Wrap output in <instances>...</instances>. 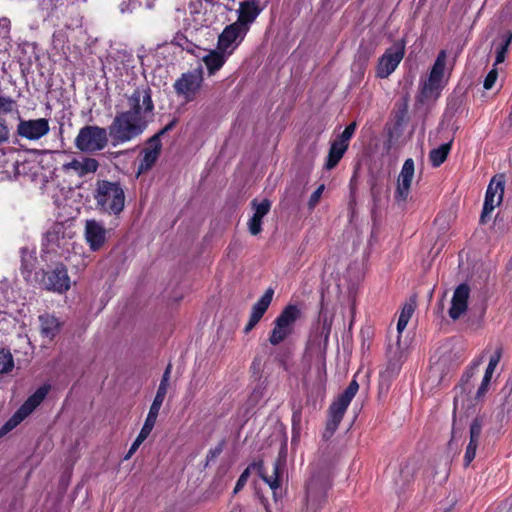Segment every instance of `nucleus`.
I'll list each match as a JSON object with an SVG mask.
<instances>
[{
  "mask_svg": "<svg viewBox=\"0 0 512 512\" xmlns=\"http://www.w3.org/2000/svg\"><path fill=\"white\" fill-rule=\"evenodd\" d=\"M414 172L415 167L413 159H406L397 178V185L394 194L396 201L405 202L408 199L414 178Z\"/></svg>",
  "mask_w": 512,
  "mask_h": 512,
  "instance_id": "2eb2a0df",
  "label": "nucleus"
},
{
  "mask_svg": "<svg viewBox=\"0 0 512 512\" xmlns=\"http://www.w3.org/2000/svg\"><path fill=\"white\" fill-rule=\"evenodd\" d=\"M149 435H150L149 432L141 429L138 436L136 437V439L134 441L141 445L147 439V437Z\"/></svg>",
  "mask_w": 512,
  "mask_h": 512,
  "instance_id": "de8ad7c7",
  "label": "nucleus"
},
{
  "mask_svg": "<svg viewBox=\"0 0 512 512\" xmlns=\"http://www.w3.org/2000/svg\"><path fill=\"white\" fill-rule=\"evenodd\" d=\"M452 146V141L434 148L429 153V160L434 167H439L447 158Z\"/></svg>",
  "mask_w": 512,
  "mask_h": 512,
  "instance_id": "c756f323",
  "label": "nucleus"
},
{
  "mask_svg": "<svg viewBox=\"0 0 512 512\" xmlns=\"http://www.w3.org/2000/svg\"><path fill=\"white\" fill-rule=\"evenodd\" d=\"M109 237V230L95 219H88L84 225V238L91 251L100 250Z\"/></svg>",
  "mask_w": 512,
  "mask_h": 512,
  "instance_id": "f8f14e48",
  "label": "nucleus"
},
{
  "mask_svg": "<svg viewBox=\"0 0 512 512\" xmlns=\"http://www.w3.org/2000/svg\"><path fill=\"white\" fill-rule=\"evenodd\" d=\"M307 490H308V495H310L313 490V482L312 481L308 483Z\"/></svg>",
  "mask_w": 512,
  "mask_h": 512,
  "instance_id": "5fc2aeb1",
  "label": "nucleus"
},
{
  "mask_svg": "<svg viewBox=\"0 0 512 512\" xmlns=\"http://www.w3.org/2000/svg\"><path fill=\"white\" fill-rule=\"evenodd\" d=\"M229 57V55L225 54L217 47L215 49L208 50L202 56V61L206 66L208 75L212 76L218 72L224 66Z\"/></svg>",
  "mask_w": 512,
  "mask_h": 512,
  "instance_id": "b1692460",
  "label": "nucleus"
},
{
  "mask_svg": "<svg viewBox=\"0 0 512 512\" xmlns=\"http://www.w3.org/2000/svg\"><path fill=\"white\" fill-rule=\"evenodd\" d=\"M170 373H171V365H168V367L166 368V370H165V372H164V374L162 376L160 384H164L165 386H169Z\"/></svg>",
  "mask_w": 512,
  "mask_h": 512,
  "instance_id": "a18cd8bd",
  "label": "nucleus"
},
{
  "mask_svg": "<svg viewBox=\"0 0 512 512\" xmlns=\"http://www.w3.org/2000/svg\"><path fill=\"white\" fill-rule=\"evenodd\" d=\"M249 478V468H247L238 478L237 483L234 488V494H237L247 483Z\"/></svg>",
  "mask_w": 512,
  "mask_h": 512,
  "instance_id": "58836bf2",
  "label": "nucleus"
},
{
  "mask_svg": "<svg viewBox=\"0 0 512 512\" xmlns=\"http://www.w3.org/2000/svg\"><path fill=\"white\" fill-rule=\"evenodd\" d=\"M14 367V361L10 351L1 349L0 350V373H8Z\"/></svg>",
  "mask_w": 512,
  "mask_h": 512,
  "instance_id": "2f4dec72",
  "label": "nucleus"
},
{
  "mask_svg": "<svg viewBox=\"0 0 512 512\" xmlns=\"http://www.w3.org/2000/svg\"><path fill=\"white\" fill-rule=\"evenodd\" d=\"M301 317V309L295 304L287 305L274 320L269 335V342L276 346L285 341L293 332L297 320Z\"/></svg>",
  "mask_w": 512,
  "mask_h": 512,
  "instance_id": "7ed1b4c3",
  "label": "nucleus"
},
{
  "mask_svg": "<svg viewBox=\"0 0 512 512\" xmlns=\"http://www.w3.org/2000/svg\"><path fill=\"white\" fill-rule=\"evenodd\" d=\"M10 31V21L7 18L0 19V34L6 37Z\"/></svg>",
  "mask_w": 512,
  "mask_h": 512,
  "instance_id": "a19ab883",
  "label": "nucleus"
},
{
  "mask_svg": "<svg viewBox=\"0 0 512 512\" xmlns=\"http://www.w3.org/2000/svg\"><path fill=\"white\" fill-rule=\"evenodd\" d=\"M149 435H150L149 432L141 429L138 436L136 437V439L134 441L141 445L147 439V437Z\"/></svg>",
  "mask_w": 512,
  "mask_h": 512,
  "instance_id": "09e8293b",
  "label": "nucleus"
},
{
  "mask_svg": "<svg viewBox=\"0 0 512 512\" xmlns=\"http://www.w3.org/2000/svg\"><path fill=\"white\" fill-rule=\"evenodd\" d=\"M8 139V129L7 126L0 121V143L4 142Z\"/></svg>",
  "mask_w": 512,
  "mask_h": 512,
  "instance_id": "c03bdc74",
  "label": "nucleus"
},
{
  "mask_svg": "<svg viewBox=\"0 0 512 512\" xmlns=\"http://www.w3.org/2000/svg\"><path fill=\"white\" fill-rule=\"evenodd\" d=\"M16 109L15 101L10 97L0 96V113H11Z\"/></svg>",
  "mask_w": 512,
  "mask_h": 512,
  "instance_id": "72a5a7b5",
  "label": "nucleus"
},
{
  "mask_svg": "<svg viewBox=\"0 0 512 512\" xmlns=\"http://www.w3.org/2000/svg\"><path fill=\"white\" fill-rule=\"evenodd\" d=\"M482 430V425L479 420H474L470 426V441L478 442Z\"/></svg>",
  "mask_w": 512,
  "mask_h": 512,
  "instance_id": "c9c22d12",
  "label": "nucleus"
},
{
  "mask_svg": "<svg viewBox=\"0 0 512 512\" xmlns=\"http://www.w3.org/2000/svg\"><path fill=\"white\" fill-rule=\"evenodd\" d=\"M153 428H154L153 426H151V425H149V424L144 423V425H143V427H142V430H144V431H147V432L151 433V431L153 430Z\"/></svg>",
  "mask_w": 512,
  "mask_h": 512,
  "instance_id": "864d4df0",
  "label": "nucleus"
},
{
  "mask_svg": "<svg viewBox=\"0 0 512 512\" xmlns=\"http://www.w3.org/2000/svg\"><path fill=\"white\" fill-rule=\"evenodd\" d=\"M348 148L343 144L338 143L337 141H333L328 153V157L325 163V168L327 170L333 169L341 160L344 153Z\"/></svg>",
  "mask_w": 512,
  "mask_h": 512,
  "instance_id": "c85d7f7f",
  "label": "nucleus"
},
{
  "mask_svg": "<svg viewBox=\"0 0 512 512\" xmlns=\"http://www.w3.org/2000/svg\"><path fill=\"white\" fill-rule=\"evenodd\" d=\"M251 205L254 212L248 222V229L252 235H258L262 230V218L270 211L271 202L268 199H263L260 202L254 199Z\"/></svg>",
  "mask_w": 512,
  "mask_h": 512,
  "instance_id": "aec40b11",
  "label": "nucleus"
},
{
  "mask_svg": "<svg viewBox=\"0 0 512 512\" xmlns=\"http://www.w3.org/2000/svg\"><path fill=\"white\" fill-rule=\"evenodd\" d=\"M149 435H150L149 432L141 429L138 436L136 437V439L134 441L141 445L147 439V437Z\"/></svg>",
  "mask_w": 512,
  "mask_h": 512,
  "instance_id": "49530a36",
  "label": "nucleus"
},
{
  "mask_svg": "<svg viewBox=\"0 0 512 512\" xmlns=\"http://www.w3.org/2000/svg\"><path fill=\"white\" fill-rule=\"evenodd\" d=\"M193 21L195 23L193 28L196 30L204 25L203 15L199 12H196V15L193 16Z\"/></svg>",
  "mask_w": 512,
  "mask_h": 512,
  "instance_id": "37998d69",
  "label": "nucleus"
},
{
  "mask_svg": "<svg viewBox=\"0 0 512 512\" xmlns=\"http://www.w3.org/2000/svg\"><path fill=\"white\" fill-rule=\"evenodd\" d=\"M70 237H67L62 224L53 225L45 235L44 245L49 252H58L65 249L69 243Z\"/></svg>",
  "mask_w": 512,
  "mask_h": 512,
  "instance_id": "6ab92c4d",
  "label": "nucleus"
},
{
  "mask_svg": "<svg viewBox=\"0 0 512 512\" xmlns=\"http://www.w3.org/2000/svg\"><path fill=\"white\" fill-rule=\"evenodd\" d=\"M324 189H325V186L322 184L312 193V195L309 199V202H308L309 208H314L317 205V203L319 202V200L322 196Z\"/></svg>",
  "mask_w": 512,
  "mask_h": 512,
  "instance_id": "4c0bfd02",
  "label": "nucleus"
},
{
  "mask_svg": "<svg viewBox=\"0 0 512 512\" xmlns=\"http://www.w3.org/2000/svg\"><path fill=\"white\" fill-rule=\"evenodd\" d=\"M140 447V444H138L137 442H133L128 453L126 454L125 456V459H129L136 451L137 449Z\"/></svg>",
  "mask_w": 512,
  "mask_h": 512,
  "instance_id": "8fccbe9b",
  "label": "nucleus"
},
{
  "mask_svg": "<svg viewBox=\"0 0 512 512\" xmlns=\"http://www.w3.org/2000/svg\"><path fill=\"white\" fill-rule=\"evenodd\" d=\"M121 12H125L123 5H121Z\"/></svg>",
  "mask_w": 512,
  "mask_h": 512,
  "instance_id": "13d9d810",
  "label": "nucleus"
},
{
  "mask_svg": "<svg viewBox=\"0 0 512 512\" xmlns=\"http://www.w3.org/2000/svg\"><path fill=\"white\" fill-rule=\"evenodd\" d=\"M498 78V72L497 69L494 67L492 70L489 71L487 76L484 79L483 86L486 90H490L494 84L496 83V80Z\"/></svg>",
  "mask_w": 512,
  "mask_h": 512,
  "instance_id": "e433bc0d",
  "label": "nucleus"
},
{
  "mask_svg": "<svg viewBox=\"0 0 512 512\" xmlns=\"http://www.w3.org/2000/svg\"><path fill=\"white\" fill-rule=\"evenodd\" d=\"M21 273L27 282L33 280V271L37 264L36 250L34 248L24 247L20 251Z\"/></svg>",
  "mask_w": 512,
  "mask_h": 512,
  "instance_id": "bb28decb",
  "label": "nucleus"
},
{
  "mask_svg": "<svg viewBox=\"0 0 512 512\" xmlns=\"http://www.w3.org/2000/svg\"><path fill=\"white\" fill-rule=\"evenodd\" d=\"M470 288L466 284H460L454 291L451 299V307L448 311L450 318L459 319L468 308Z\"/></svg>",
  "mask_w": 512,
  "mask_h": 512,
  "instance_id": "a211bd4d",
  "label": "nucleus"
},
{
  "mask_svg": "<svg viewBox=\"0 0 512 512\" xmlns=\"http://www.w3.org/2000/svg\"><path fill=\"white\" fill-rule=\"evenodd\" d=\"M185 49H186L187 51L191 52V53H195V50H194V48H193V47L187 46V47H185Z\"/></svg>",
  "mask_w": 512,
  "mask_h": 512,
  "instance_id": "6e6d98bb",
  "label": "nucleus"
},
{
  "mask_svg": "<svg viewBox=\"0 0 512 512\" xmlns=\"http://www.w3.org/2000/svg\"><path fill=\"white\" fill-rule=\"evenodd\" d=\"M129 109L118 112L108 133L114 146L138 138L154 117V104L149 88H137L128 98Z\"/></svg>",
  "mask_w": 512,
  "mask_h": 512,
  "instance_id": "f257e3e1",
  "label": "nucleus"
},
{
  "mask_svg": "<svg viewBox=\"0 0 512 512\" xmlns=\"http://www.w3.org/2000/svg\"><path fill=\"white\" fill-rule=\"evenodd\" d=\"M393 370H394V372H397L399 370V366L395 364L393 367Z\"/></svg>",
  "mask_w": 512,
  "mask_h": 512,
  "instance_id": "4d7b16f0",
  "label": "nucleus"
},
{
  "mask_svg": "<svg viewBox=\"0 0 512 512\" xmlns=\"http://www.w3.org/2000/svg\"><path fill=\"white\" fill-rule=\"evenodd\" d=\"M40 332L42 337L53 340L59 333L61 323L54 315L45 313L39 316Z\"/></svg>",
  "mask_w": 512,
  "mask_h": 512,
  "instance_id": "cd10ccee",
  "label": "nucleus"
},
{
  "mask_svg": "<svg viewBox=\"0 0 512 512\" xmlns=\"http://www.w3.org/2000/svg\"><path fill=\"white\" fill-rule=\"evenodd\" d=\"M512 42V32L507 31L501 37V43L496 47V59L494 66H497L505 61L509 45Z\"/></svg>",
  "mask_w": 512,
  "mask_h": 512,
  "instance_id": "7c9ffc66",
  "label": "nucleus"
},
{
  "mask_svg": "<svg viewBox=\"0 0 512 512\" xmlns=\"http://www.w3.org/2000/svg\"><path fill=\"white\" fill-rule=\"evenodd\" d=\"M99 164L94 158H81L72 159L63 164L62 168L65 172H73L74 174L82 177L89 173H94Z\"/></svg>",
  "mask_w": 512,
  "mask_h": 512,
  "instance_id": "4be33fe9",
  "label": "nucleus"
},
{
  "mask_svg": "<svg viewBox=\"0 0 512 512\" xmlns=\"http://www.w3.org/2000/svg\"><path fill=\"white\" fill-rule=\"evenodd\" d=\"M414 309H415L414 303H406L403 306L402 311L398 318V322H397L398 337H397L396 348H395V350H393L392 347L389 349V353L392 354V357L397 361L401 360V358L403 356V351H404L400 345V335L406 328L411 316L414 313Z\"/></svg>",
  "mask_w": 512,
  "mask_h": 512,
  "instance_id": "412c9836",
  "label": "nucleus"
},
{
  "mask_svg": "<svg viewBox=\"0 0 512 512\" xmlns=\"http://www.w3.org/2000/svg\"><path fill=\"white\" fill-rule=\"evenodd\" d=\"M168 129L169 127L164 128L148 141V146L143 151V156L138 167L139 174L149 170L156 162L161 150L160 136L164 134Z\"/></svg>",
  "mask_w": 512,
  "mask_h": 512,
  "instance_id": "dca6fc26",
  "label": "nucleus"
},
{
  "mask_svg": "<svg viewBox=\"0 0 512 512\" xmlns=\"http://www.w3.org/2000/svg\"><path fill=\"white\" fill-rule=\"evenodd\" d=\"M49 386L43 385L32 394L18 411L9 419L1 428L0 435H4L8 431L16 427L28 415H30L36 407H38L49 392Z\"/></svg>",
  "mask_w": 512,
  "mask_h": 512,
  "instance_id": "6e6552de",
  "label": "nucleus"
},
{
  "mask_svg": "<svg viewBox=\"0 0 512 512\" xmlns=\"http://www.w3.org/2000/svg\"><path fill=\"white\" fill-rule=\"evenodd\" d=\"M107 130L99 126H85L75 138V146L82 152L93 153L107 146Z\"/></svg>",
  "mask_w": 512,
  "mask_h": 512,
  "instance_id": "0eeeda50",
  "label": "nucleus"
},
{
  "mask_svg": "<svg viewBox=\"0 0 512 512\" xmlns=\"http://www.w3.org/2000/svg\"><path fill=\"white\" fill-rule=\"evenodd\" d=\"M355 130H356V123L352 122L345 128V130L341 133V135L338 136V138L335 141H337L340 144H343L344 146H346L348 148L349 141L352 138Z\"/></svg>",
  "mask_w": 512,
  "mask_h": 512,
  "instance_id": "473e14b6",
  "label": "nucleus"
},
{
  "mask_svg": "<svg viewBox=\"0 0 512 512\" xmlns=\"http://www.w3.org/2000/svg\"><path fill=\"white\" fill-rule=\"evenodd\" d=\"M168 386L164 384H159L154 400L164 402L165 396L167 394Z\"/></svg>",
  "mask_w": 512,
  "mask_h": 512,
  "instance_id": "ea45409f",
  "label": "nucleus"
},
{
  "mask_svg": "<svg viewBox=\"0 0 512 512\" xmlns=\"http://www.w3.org/2000/svg\"><path fill=\"white\" fill-rule=\"evenodd\" d=\"M40 285L48 291L65 293L71 286L67 269L63 265H57L53 270L43 272Z\"/></svg>",
  "mask_w": 512,
  "mask_h": 512,
  "instance_id": "9d476101",
  "label": "nucleus"
},
{
  "mask_svg": "<svg viewBox=\"0 0 512 512\" xmlns=\"http://www.w3.org/2000/svg\"><path fill=\"white\" fill-rule=\"evenodd\" d=\"M404 53V45L399 43L388 48L378 61L377 76L387 78L392 74L403 59Z\"/></svg>",
  "mask_w": 512,
  "mask_h": 512,
  "instance_id": "9b49d317",
  "label": "nucleus"
},
{
  "mask_svg": "<svg viewBox=\"0 0 512 512\" xmlns=\"http://www.w3.org/2000/svg\"><path fill=\"white\" fill-rule=\"evenodd\" d=\"M221 451H222V448H221V447H217V448H215V449H211V450L209 451V453H208V456H207V457H208V458H211V459L216 458V457L221 453Z\"/></svg>",
  "mask_w": 512,
  "mask_h": 512,
  "instance_id": "3c124183",
  "label": "nucleus"
},
{
  "mask_svg": "<svg viewBox=\"0 0 512 512\" xmlns=\"http://www.w3.org/2000/svg\"><path fill=\"white\" fill-rule=\"evenodd\" d=\"M247 29L241 23H232L218 36L217 48L231 56L243 41Z\"/></svg>",
  "mask_w": 512,
  "mask_h": 512,
  "instance_id": "1a4fd4ad",
  "label": "nucleus"
},
{
  "mask_svg": "<svg viewBox=\"0 0 512 512\" xmlns=\"http://www.w3.org/2000/svg\"><path fill=\"white\" fill-rule=\"evenodd\" d=\"M504 195V182L501 179L494 177L486 191L483 211L481 214V222L485 223L487 218L490 217L494 209L499 206L503 200Z\"/></svg>",
  "mask_w": 512,
  "mask_h": 512,
  "instance_id": "ddd939ff",
  "label": "nucleus"
},
{
  "mask_svg": "<svg viewBox=\"0 0 512 512\" xmlns=\"http://www.w3.org/2000/svg\"><path fill=\"white\" fill-rule=\"evenodd\" d=\"M258 474L261 479L269 485L273 491L274 497H276L277 489L280 487V477L282 474V463L280 459H277L272 464L271 473L263 466L262 463L257 465Z\"/></svg>",
  "mask_w": 512,
  "mask_h": 512,
  "instance_id": "5701e85b",
  "label": "nucleus"
},
{
  "mask_svg": "<svg viewBox=\"0 0 512 512\" xmlns=\"http://www.w3.org/2000/svg\"><path fill=\"white\" fill-rule=\"evenodd\" d=\"M263 7L256 1H246L240 4L239 17L235 23H241L247 31L249 25L256 19Z\"/></svg>",
  "mask_w": 512,
  "mask_h": 512,
  "instance_id": "a878e982",
  "label": "nucleus"
},
{
  "mask_svg": "<svg viewBox=\"0 0 512 512\" xmlns=\"http://www.w3.org/2000/svg\"><path fill=\"white\" fill-rule=\"evenodd\" d=\"M358 389L359 385L357 381L352 380L345 391L330 405L325 434L332 435L337 430L348 406L358 392Z\"/></svg>",
  "mask_w": 512,
  "mask_h": 512,
  "instance_id": "423d86ee",
  "label": "nucleus"
},
{
  "mask_svg": "<svg viewBox=\"0 0 512 512\" xmlns=\"http://www.w3.org/2000/svg\"><path fill=\"white\" fill-rule=\"evenodd\" d=\"M156 421H157V416L147 414V417H146V419H145V422H144V423L149 424V425H151V426H153V427H154V426H155Z\"/></svg>",
  "mask_w": 512,
  "mask_h": 512,
  "instance_id": "603ef678",
  "label": "nucleus"
},
{
  "mask_svg": "<svg viewBox=\"0 0 512 512\" xmlns=\"http://www.w3.org/2000/svg\"><path fill=\"white\" fill-rule=\"evenodd\" d=\"M95 199L100 209L109 214H119L125 204L124 191L116 182L99 181L95 192Z\"/></svg>",
  "mask_w": 512,
  "mask_h": 512,
  "instance_id": "f03ea898",
  "label": "nucleus"
},
{
  "mask_svg": "<svg viewBox=\"0 0 512 512\" xmlns=\"http://www.w3.org/2000/svg\"><path fill=\"white\" fill-rule=\"evenodd\" d=\"M204 81L203 69L198 67L183 73L173 84L176 96L184 103L192 102L200 92Z\"/></svg>",
  "mask_w": 512,
  "mask_h": 512,
  "instance_id": "39448f33",
  "label": "nucleus"
},
{
  "mask_svg": "<svg viewBox=\"0 0 512 512\" xmlns=\"http://www.w3.org/2000/svg\"><path fill=\"white\" fill-rule=\"evenodd\" d=\"M477 445L478 442H469L464 455V463L466 466H468L475 458Z\"/></svg>",
  "mask_w": 512,
  "mask_h": 512,
  "instance_id": "f704fd0d",
  "label": "nucleus"
},
{
  "mask_svg": "<svg viewBox=\"0 0 512 512\" xmlns=\"http://www.w3.org/2000/svg\"><path fill=\"white\" fill-rule=\"evenodd\" d=\"M446 59V52L441 51L435 60L428 79L422 86L421 96L423 99L432 100L438 98L447 84L449 75L445 71Z\"/></svg>",
  "mask_w": 512,
  "mask_h": 512,
  "instance_id": "20e7f679",
  "label": "nucleus"
},
{
  "mask_svg": "<svg viewBox=\"0 0 512 512\" xmlns=\"http://www.w3.org/2000/svg\"><path fill=\"white\" fill-rule=\"evenodd\" d=\"M501 356H502L501 350L497 349L494 352V354L490 357L488 366L485 370V374L482 379V382L476 392V399H478V400L482 399L485 396V394L487 393L491 379L493 377V374L495 372L497 365L500 362Z\"/></svg>",
  "mask_w": 512,
  "mask_h": 512,
  "instance_id": "393cba45",
  "label": "nucleus"
},
{
  "mask_svg": "<svg viewBox=\"0 0 512 512\" xmlns=\"http://www.w3.org/2000/svg\"><path fill=\"white\" fill-rule=\"evenodd\" d=\"M274 295V290L268 288L261 298L252 306L249 321L244 328L245 333H249L261 320L269 308Z\"/></svg>",
  "mask_w": 512,
  "mask_h": 512,
  "instance_id": "f3484780",
  "label": "nucleus"
},
{
  "mask_svg": "<svg viewBox=\"0 0 512 512\" xmlns=\"http://www.w3.org/2000/svg\"><path fill=\"white\" fill-rule=\"evenodd\" d=\"M162 404L163 403L160 402V401L153 400V402H152V404L150 406L148 414L155 415V416L158 417V414H159V411L161 409Z\"/></svg>",
  "mask_w": 512,
  "mask_h": 512,
  "instance_id": "79ce46f5",
  "label": "nucleus"
},
{
  "mask_svg": "<svg viewBox=\"0 0 512 512\" xmlns=\"http://www.w3.org/2000/svg\"><path fill=\"white\" fill-rule=\"evenodd\" d=\"M50 131L49 121L45 118L20 120L17 133L27 140H39Z\"/></svg>",
  "mask_w": 512,
  "mask_h": 512,
  "instance_id": "4468645a",
  "label": "nucleus"
}]
</instances>
